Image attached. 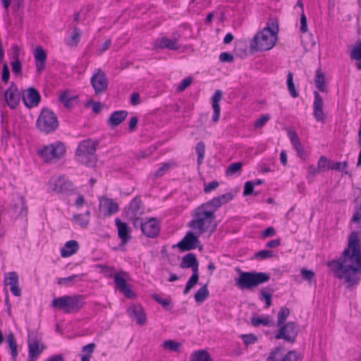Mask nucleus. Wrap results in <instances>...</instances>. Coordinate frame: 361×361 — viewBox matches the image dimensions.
Listing matches in <instances>:
<instances>
[{"mask_svg": "<svg viewBox=\"0 0 361 361\" xmlns=\"http://www.w3.org/2000/svg\"><path fill=\"white\" fill-rule=\"evenodd\" d=\"M128 313L130 317L136 319V322L139 325H143L146 322V315L142 307L139 305H133L128 310Z\"/></svg>", "mask_w": 361, "mask_h": 361, "instance_id": "4be33fe9", "label": "nucleus"}, {"mask_svg": "<svg viewBox=\"0 0 361 361\" xmlns=\"http://www.w3.org/2000/svg\"><path fill=\"white\" fill-rule=\"evenodd\" d=\"M201 206L204 207V208L206 209H209V211H214V214H215V212L218 208L221 207V204L216 197H214L212 200L207 202L206 203L202 204Z\"/></svg>", "mask_w": 361, "mask_h": 361, "instance_id": "e433bc0d", "label": "nucleus"}, {"mask_svg": "<svg viewBox=\"0 0 361 361\" xmlns=\"http://www.w3.org/2000/svg\"><path fill=\"white\" fill-rule=\"evenodd\" d=\"M49 187L56 193L68 194L73 190V183L64 176L51 178L49 182Z\"/></svg>", "mask_w": 361, "mask_h": 361, "instance_id": "f8f14e48", "label": "nucleus"}, {"mask_svg": "<svg viewBox=\"0 0 361 361\" xmlns=\"http://www.w3.org/2000/svg\"><path fill=\"white\" fill-rule=\"evenodd\" d=\"M41 100L39 92L34 87H30L23 95V101L28 108L37 106Z\"/></svg>", "mask_w": 361, "mask_h": 361, "instance_id": "a211bd4d", "label": "nucleus"}, {"mask_svg": "<svg viewBox=\"0 0 361 361\" xmlns=\"http://www.w3.org/2000/svg\"><path fill=\"white\" fill-rule=\"evenodd\" d=\"M171 164L164 163L162 166L154 173V176L156 178L162 176L171 167Z\"/></svg>", "mask_w": 361, "mask_h": 361, "instance_id": "5fc2aeb1", "label": "nucleus"}, {"mask_svg": "<svg viewBox=\"0 0 361 361\" xmlns=\"http://www.w3.org/2000/svg\"><path fill=\"white\" fill-rule=\"evenodd\" d=\"M142 201L140 197H135L130 203L128 214L130 218L140 216L143 214V209L141 208Z\"/></svg>", "mask_w": 361, "mask_h": 361, "instance_id": "bb28decb", "label": "nucleus"}, {"mask_svg": "<svg viewBox=\"0 0 361 361\" xmlns=\"http://www.w3.org/2000/svg\"><path fill=\"white\" fill-rule=\"evenodd\" d=\"M280 347L275 348L269 353L267 361H298L302 359L301 355L295 350H290L283 356Z\"/></svg>", "mask_w": 361, "mask_h": 361, "instance_id": "4468645a", "label": "nucleus"}, {"mask_svg": "<svg viewBox=\"0 0 361 361\" xmlns=\"http://www.w3.org/2000/svg\"><path fill=\"white\" fill-rule=\"evenodd\" d=\"M348 166V163L346 161L343 162H336L334 163L329 166L331 170L336 171H343Z\"/></svg>", "mask_w": 361, "mask_h": 361, "instance_id": "0e129e2a", "label": "nucleus"}, {"mask_svg": "<svg viewBox=\"0 0 361 361\" xmlns=\"http://www.w3.org/2000/svg\"><path fill=\"white\" fill-rule=\"evenodd\" d=\"M66 152V147L61 142H56L45 146L39 152V156L46 162L56 161L61 159Z\"/></svg>", "mask_w": 361, "mask_h": 361, "instance_id": "1a4fd4ad", "label": "nucleus"}, {"mask_svg": "<svg viewBox=\"0 0 361 361\" xmlns=\"http://www.w3.org/2000/svg\"><path fill=\"white\" fill-rule=\"evenodd\" d=\"M83 297L80 295H64L53 300L52 305L63 310L66 314L79 311L84 305Z\"/></svg>", "mask_w": 361, "mask_h": 361, "instance_id": "423d86ee", "label": "nucleus"}, {"mask_svg": "<svg viewBox=\"0 0 361 361\" xmlns=\"http://www.w3.org/2000/svg\"><path fill=\"white\" fill-rule=\"evenodd\" d=\"M4 284L11 287L19 284V276L16 271L5 274Z\"/></svg>", "mask_w": 361, "mask_h": 361, "instance_id": "2f4dec72", "label": "nucleus"}, {"mask_svg": "<svg viewBox=\"0 0 361 361\" xmlns=\"http://www.w3.org/2000/svg\"><path fill=\"white\" fill-rule=\"evenodd\" d=\"M222 97H223V93L221 90H216L212 98V108H213V110H214V115H213V117H212V121L214 122V123H216L219 121V117H220V112H221V108H220V106H219V102L222 99Z\"/></svg>", "mask_w": 361, "mask_h": 361, "instance_id": "a878e982", "label": "nucleus"}, {"mask_svg": "<svg viewBox=\"0 0 361 361\" xmlns=\"http://www.w3.org/2000/svg\"><path fill=\"white\" fill-rule=\"evenodd\" d=\"M156 46L161 49H169L171 50H176L179 49L178 45V38L169 39L167 37H162L156 42Z\"/></svg>", "mask_w": 361, "mask_h": 361, "instance_id": "cd10ccee", "label": "nucleus"}, {"mask_svg": "<svg viewBox=\"0 0 361 361\" xmlns=\"http://www.w3.org/2000/svg\"><path fill=\"white\" fill-rule=\"evenodd\" d=\"M160 231V226L154 218L149 219L142 225V232L148 238H156Z\"/></svg>", "mask_w": 361, "mask_h": 361, "instance_id": "6ab92c4d", "label": "nucleus"}, {"mask_svg": "<svg viewBox=\"0 0 361 361\" xmlns=\"http://www.w3.org/2000/svg\"><path fill=\"white\" fill-rule=\"evenodd\" d=\"M181 346V343L176 342L173 340L166 341L163 343L164 348L169 349V350L173 352H179Z\"/></svg>", "mask_w": 361, "mask_h": 361, "instance_id": "58836bf2", "label": "nucleus"}, {"mask_svg": "<svg viewBox=\"0 0 361 361\" xmlns=\"http://www.w3.org/2000/svg\"><path fill=\"white\" fill-rule=\"evenodd\" d=\"M12 71L16 74H20L22 71L21 62L18 59V56L16 57V60L11 63Z\"/></svg>", "mask_w": 361, "mask_h": 361, "instance_id": "4d7b16f0", "label": "nucleus"}, {"mask_svg": "<svg viewBox=\"0 0 361 361\" xmlns=\"http://www.w3.org/2000/svg\"><path fill=\"white\" fill-rule=\"evenodd\" d=\"M79 249V244L76 240H71L66 243L63 248L61 250V255L68 257L75 254Z\"/></svg>", "mask_w": 361, "mask_h": 361, "instance_id": "c85d7f7f", "label": "nucleus"}, {"mask_svg": "<svg viewBox=\"0 0 361 361\" xmlns=\"http://www.w3.org/2000/svg\"><path fill=\"white\" fill-rule=\"evenodd\" d=\"M242 162H235L230 164L226 170L227 176H232L241 171L243 166Z\"/></svg>", "mask_w": 361, "mask_h": 361, "instance_id": "79ce46f5", "label": "nucleus"}, {"mask_svg": "<svg viewBox=\"0 0 361 361\" xmlns=\"http://www.w3.org/2000/svg\"><path fill=\"white\" fill-rule=\"evenodd\" d=\"M335 276L343 279L350 288L357 285L361 276V245L357 233L349 237L348 247L336 260L329 262Z\"/></svg>", "mask_w": 361, "mask_h": 361, "instance_id": "f257e3e1", "label": "nucleus"}, {"mask_svg": "<svg viewBox=\"0 0 361 361\" xmlns=\"http://www.w3.org/2000/svg\"><path fill=\"white\" fill-rule=\"evenodd\" d=\"M34 57L37 72L41 73L46 68L47 53L42 47L39 46L34 51Z\"/></svg>", "mask_w": 361, "mask_h": 361, "instance_id": "aec40b11", "label": "nucleus"}, {"mask_svg": "<svg viewBox=\"0 0 361 361\" xmlns=\"http://www.w3.org/2000/svg\"><path fill=\"white\" fill-rule=\"evenodd\" d=\"M76 97H71L69 92L67 91L63 92L59 97V100L63 104L66 108H71L73 106V102L76 99Z\"/></svg>", "mask_w": 361, "mask_h": 361, "instance_id": "f704fd0d", "label": "nucleus"}, {"mask_svg": "<svg viewBox=\"0 0 361 361\" xmlns=\"http://www.w3.org/2000/svg\"><path fill=\"white\" fill-rule=\"evenodd\" d=\"M217 198L219 200V203L221 206L231 201L233 198V195L231 192H228L222 195L218 196Z\"/></svg>", "mask_w": 361, "mask_h": 361, "instance_id": "864d4df0", "label": "nucleus"}, {"mask_svg": "<svg viewBox=\"0 0 361 361\" xmlns=\"http://www.w3.org/2000/svg\"><path fill=\"white\" fill-rule=\"evenodd\" d=\"M242 338H243V341L244 343L246 345H248L250 344H253L257 340V336L255 335L252 334H243V335H242Z\"/></svg>", "mask_w": 361, "mask_h": 361, "instance_id": "603ef678", "label": "nucleus"}, {"mask_svg": "<svg viewBox=\"0 0 361 361\" xmlns=\"http://www.w3.org/2000/svg\"><path fill=\"white\" fill-rule=\"evenodd\" d=\"M7 341L11 350V355L13 359L18 355L17 343L13 333L10 332L7 336Z\"/></svg>", "mask_w": 361, "mask_h": 361, "instance_id": "72a5a7b5", "label": "nucleus"}, {"mask_svg": "<svg viewBox=\"0 0 361 361\" xmlns=\"http://www.w3.org/2000/svg\"><path fill=\"white\" fill-rule=\"evenodd\" d=\"M287 85L291 96L294 98L298 97L299 96V93L295 87L293 82V74L291 72H289L287 76Z\"/></svg>", "mask_w": 361, "mask_h": 361, "instance_id": "c9c22d12", "label": "nucleus"}, {"mask_svg": "<svg viewBox=\"0 0 361 361\" xmlns=\"http://www.w3.org/2000/svg\"><path fill=\"white\" fill-rule=\"evenodd\" d=\"M350 57L354 60L361 59V42L353 49Z\"/></svg>", "mask_w": 361, "mask_h": 361, "instance_id": "13d9d810", "label": "nucleus"}, {"mask_svg": "<svg viewBox=\"0 0 361 361\" xmlns=\"http://www.w3.org/2000/svg\"><path fill=\"white\" fill-rule=\"evenodd\" d=\"M118 229V235L123 244L127 243L131 238L130 228L126 223L122 222L119 219L115 220Z\"/></svg>", "mask_w": 361, "mask_h": 361, "instance_id": "5701e85b", "label": "nucleus"}, {"mask_svg": "<svg viewBox=\"0 0 361 361\" xmlns=\"http://www.w3.org/2000/svg\"><path fill=\"white\" fill-rule=\"evenodd\" d=\"M28 355L29 357H38L45 348L40 342L37 335L33 332L28 334Z\"/></svg>", "mask_w": 361, "mask_h": 361, "instance_id": "dca6fc26", "label": "nucleus"}, {"mask_svg": "<svg viewBox=\"0 0 361 361\" xmlns=\"http://www.w3.org/2000/svg\"><path fill=\"white\" fill-rule=\"evenodd\" d=\"M59 126L56 114L48 109H43L37 121V128L45 134L54 132Z\"/></svg>", "mask_w": 361, "mask_h": 361, "instance_id": "6e6552de", "label": "nucleus"}, {"mask_svg": "<svg viewBox=\"0 0 361 361\" xmlns=\"http://www.w3.org/2000/svg\"><path fill=\"white\" fill-rule=\"evenodd\" d=\"M192 83V78L190 77H188L185 79H183L180 84L178 85L177 90L178 92H183L185 90L187 87H188Z\"/></svg>", "mask_w": 361, "mask_h": 361, "instance_id": "052dcab7", "label": "nucleus"}, {"mask_svg": "<svg viewBox=\"0 0 361 361\" xmlns=\"http://www.w3.org/2000/svg\"><path fill=\"white\" fill-rule=\"evenodd\" d=\"M252 324L254 326H258L260 324H263L264 326H269L270 325V320L269 317H264V318H257V317H252L251 319Z\"/></svg>", "mask_w": 361, "mask_h": 361, "instance_id": "09e8293b", "label": "nucleus"}, {"mask_svg": "<svg viewBox=\"0 0 361 361\" xmlns=\"http://www.w3.org/2000/svg\"><path fill=\"white\" fill-rule=\"evenodd\" d=\"M314 82L318 90H319L322 92L326 91L327 87L326 85L325 76L324 74L321 71V70L317 71Z\"/></svg>", "mask_w": 361, "mask_h": 361, "instance_id": "7c9ffc66", "label": "nucleus"}, {"mask_svg": "<svg viewBox=\"0 0 361 361\" xmlns=\"http://www.w3.org/2000/svg\"><path fill=\"white\" fill-rule=\"evenodd\" d=\"M127 275L126 272L121 271L118 274H115L114 276V282L116 288L123 293L128 298H133L135 297V293L130 288V286L127 283L124 276Z\"/></svg>", "mask_w": 361, "mask_h": 361, "instance_id": "2eb2a0df", "label": "nucleus"}, {"mask_svg": "<svg viewBox=\"0 0 361 361\" xmlns=\"http://www.w3.org/2000/svg\"><path fill=\"white\" fill-rule=\"evenodd\" d=\"M190 361H213L209 353L205 350L194 351L190 357Z\"/></svg>", "mask_w": 361, "mask_h": 361, "instance_id": "c756f323", "label": "nucleus"}, {"mask_svg": "<svg viewBox=\"0 0 361 361\" xmlns=\"http://www.w3.org/2000/svg\"><path fill=\"white\" fill-rule=\"evenodd\" d=\"M85 274H82L80 275L74 274L66 278H60L58 280V283L60 285H66L69 286L75 279L83 276Z\"/></svg>", "mask_w": 361, "mask_h": 361, "instance_id": "a18cd8bd", "label": "nucleus"}, {"mask_svg": "<svg viewBox=\"0 0 361 361\" xmlns=\"http://www.w3.org/2000/svg\"><path fill=\"white\" fill-rule=\"evenodd\" d=\"M6 104L8 106L14 109L17 107L20 102V92L13 82L11 83L9 88L4 92Z\"/></svg>", "mask_w": 361, "mask_h": 361, "instance_id": "f3484780", "label": "nucleus"}, {"mask_svg": "<svg viewBox=\"0 0 361 361\" xmlns=\"http://www.w3.org/2000/svg\"><path fill=\"white\" fill-rule=\"evenodd\" d=\"M90 82L94 88V92L97 95L104 92L109 85V80L106 74L100 68L94 71L93 75L90 79Z\"/></svg>", "mask_w": 361, "mask_h": 361, "instance_id": "9b49d317", "label": "nucleus"}, {"mask_svg": "<svg viewBox=\"0 0 361 361\" xmlns=\"http://www.w3.org/2000/svg\"><path fill=\"white\" fill-rule=\"evenodd\" d=\"M95 348V343H92L83 346L82 350L85 353V355H90V356L92 357Z\"/></svg>", "mask_w": 361, "mask_h": 361, "instance_id": "338daca9", "label": "nucleus"}, {"mask_svg": "<svg viewBox=\"0 0 361 361\" xmlns=\"http://www.w3.org/2000/svg\"><path fill=\"white\" fill-rule=\"evenodd\" d=\"M74 221L82 228H86L90 222L88 218L83 214H75L73 216Z\"/></svg>", "mask_w": 361, "mask_h": 361, "instance_id": "37998d69", "label": "nucleus"}, {"mask_svg": "<svg viewBox=\"0 0 361 361\" xmlns=\"http://www.w3.org/2000/svg\"><path fill=\"white\" fill-rule=\"evenodd\" d=\"M173 247H178L182 252L189 251L196 247H198L200 250L202 249L198 236L192 231H188L184 238Z\"/></svg>", "mask_w": 361, "mask_h": 361, "instance_id": "ddd939ff", "label": "nucleus"}, {"mask_svg": "<svg viewBox=\"0 0 361 361\" xmlns=\"http://www.w3.org/2000/svg\"><path fill=\"white\" fill-rule=\"evenodd\" d=\"M254 184L252 181H247L245 183L243 195L248 196L254 193Z\"/></svg>", "mask_w": 361, "mask_h": 361, "instance_id": "6e6d98bb", "label": "nucleus"}, {"mask_svg": "<svg viewBox=\"0 0 361 361\" xmlns=\"http://www.w3.org/2000/svg\"><path fill=\"white\" fill-rule=\"evenodd\" d=\"M279 326L280 328L275 334L274 338L277 340L283 339L285 341L290 343H295L299 330L297 324L290 322Z\"/></svg>", "mask_w": 361, "mask_h": 361, "instance_id": "9d476101", "label": "nucleus"}, {"mask_svg": "<svg viewBox=\"0 0 361 361\" xmlns=\"http://www.w3.org/2000/svg\"><path fill=\"white\" fill-rule=\"evenodd\" d=\"M300 30L302 32L305 33L307 32V18L304 13V12H302L301 16H300Z\"/></svg>", "mask_w": 361, "mask_h": 361, "instance_id": "69168bd1", "label": "nucleus"}, {"mask_svg": "<svg viewBox=\"0 0 361 361\" xmlns=\"http://www.w3.org/2000/svg\"><path fill=\"white\" fill-rule=\"evenodd\" d=\"M193 219L188 226L197 231L198 235H202L207 231L214 232L216 225L214 224L215 214L214 211H209L204 207L200 206L192 213Z\"/></svg>", "mask_w": 361, "mask_h": 361, "instance_id": "7ed1b4c3", "label": "nucleus"}, {"mask_svg": "<svg viewBox=\"0 0 361 361\" xmlns=\"http://www.w3.org/2000/svg\"><path fill=\"white\" fill-rule=\"evenodd\" d=\"M278 32V20L270 18L267 26L255 35L250 44L251 50L262 51L272 49L276 44Z\"/></svg>", "mask_w": 361, "mask_h": 361, "instance_id": "f03ea898", "label": "nucleus"}, {"mask_svg": "<svg viewBox=\"0 0 361 361\" xmlns=\"http://www.w3.org/2000/svg\"><path fill=\"white\" fill-rule=\"evenodd\" d=\"M290 314V310L286 307L281 308L278 313L277 326L282 325Z\"/></svg>", "mask_w": 361, "mask_h": 361, "instance_id": "a19ab883", "label": "nucleus"}, {"mask_svg": "<svg viewBox=\"0 0 361 361\" xmlns=\"http://www.w3.org/2000/svg\"><path fill=\"white\" fill-rule=\"evenodd\" d=\"M209 292L207 288V284L206 283L195 293V301L197 303H202L209 297Z\"/></svg>", "mask_w": 361, "mask_h": 361, "instance_id": "473e14b6", "label": "nucleus"}, {"mask_svg": "<svg viewBox=\"0 0 361 361\" xmlns=\"http://www.w3.org/2000/svg\"><path fill=\"white\" fill-rule=\"evenodd\" d=\"M330 161L324 156L321 157L318 164L317 169L315 170V172L321 173L327 169H331L329 166H331Z\"/></svg>", "mask_w": 361, "mask_h": 361, "instance_id": "4c0bfd02", "label": "nucleus"}, {"mask_svg": "<svg viewBox=\"0 0 361 361\" xmlns=\"http://www.w3.org/2000/svg\"><path fill=\"white\" fill-rule=\"evenodd\" d=\"M152 298L159 304L162 305L164 308L166 310H170L171 307V300L169 299H161L158 295L154 294Z\"/></svg>", "mask_w": 361, "mask_h": 361, "instance_id": "8fccbe9b", "label": "nucleus"}, {"mask_svg": "<svg viewBox=\"0 0 361 361\" xmlns=\"http://www.w3.org/2000/svg\"><path fill=\"white\" fill-rule=\"evenodd\" d=\"M288 135L290 142L293 145L300 142L299 140V137L297 135V133L295 131L289 130L288 132Z\"/></svg>", "mask_w": 361, "mask_h": 361, "instance_id": "774afa93", "label": "nucleus"}, {"mask_svg": "<svg viewBox=\"0 0 361 361\" xmlns=\"http://www.w3.org/2000/svg\"><path fill=\"white\" fill-rule=\"evenodd\" d=\"M219 185V183L216 180H214V181L209 183V184H207L206 183H204V191L206 193H209L211 191L214 190L215 189H216L218 188Z\"/></svg>", "mask_w": 361, "mask_h": 361, "instance_id": "bf43d9fd", "label": "nucleus"}, {"mask_svg": "<svg viewBox=\"0 0 361 361\" xmlns=\"http://www.w3.org/2000/svg\"><path fill=\"white\" fill-rule=\"evenodd\" d=\"M219 60L224 63V62L231 63L233 61L234 57H233V54H231L230 53L222 52V53H221V54L219 56Z\"/></svg>", "mask_w": 361, "mask_h": 361, "instance_id": "e2e57ef3", "label": "nucleus"}, {"mask_svg": "<svg viewBox=\"0 0 361 361\" xmlns=\"http://www.w3.org/2000/svg\"><path fill=\"white\" fill-rule=\"evenodd\" d=\"M180 267L183 269L191 268L192 271V275L187 282L183 291V293L186 295L190 292L191 288L197 283L199 279V262L195 255L193 253H188L185 255L182 259Z\"/></svg>", "mask_w": 361, "mask_h": 361, "instance_id": "0eeeda50", "label": "nucleus"}, {"mask_svg": "<svg viewBox=\"0 0 361 361\" xmlns=\"http://www.w3.org/2000/svg\"><path fill=\"white\" fill-rule=\"evenodd\" d=\"M314 100L313 104V115L317 121H324V114L323 111L324 102L318 92H314Z\"/></svg>", "mask_w": 361, "mask_h": 361, "instance_id": "412c9836", "label": "nucleus"}, {"mask_svg": "<svg viewBox=\"0 0 361 361\" xmlns=\"http://www.w3.org/2000/svg\"><path fill=\"white\" fill-rule=\"evenodd\" d=\"M97 145V141L90 139L81 141L75 152L77 161L86 166H94L97 163L95 152Z\"/></svg>", "mask_w": 361, "mask_h": 361, "instance_id": "39448f33", "label": "nucleus"}, {"mask_svg": "<svg viewBox=\"0 0 361 361\" xmlns=\"http://www.w3.org/2000/svg\"><path fill=\"white\" fill-rule=\"evenodd\" d=\"M97 267L100 268L101 273H102L106 277L111 278L114 276V269L104 264H97Z\"/></svg>", "mask_w": 361, "mask_h": 361, "instance_id": "c03bdc74", "label": "nucleus"}, {"mask_svg": "<svg viewBox=\"0 0 361 361\" xmlns=\"http://www.w3.org/2000/svg\"><path fill=\"white\" fill-rule=\"evenodd\" d=\"M128 112L124 110L116 111L113 112L109 119L107 124L111 128H114L120 125L127 117Z\"/></svg>", "mask_w": 361, "mask_h": 361, "instance_id": "393cba45", "label": "nucleus"}, {"mask_svg": "<svg viewBox=\"0 0 361 361\" xmlns=\"http://www.w3.org/2000/svg\"><path fill=\"white\" fill-rule=\"evenodd\" d=\"M239 276L235 279V286L241 290H252L260 284L268 282L270 275L264 272L243 271L240 269H236Z\"/></svg>", "mask_w": 361, "mask_h": 361, "instance_id": "20e7f679", "label": "nucleus"}, {"mask_svg": "<svg viewBox=\"0 0 361 361\" xmlns=\"http://www.w3.org/2000/svg\"><path fill=\"white\" fill-rule=\"evenodd\" d=\"M269 119L270 116L269 114L261 115L260 117L255 122V128H262Z\"/></svg>", "mask_w": 361, "mask_h": 361, "instance_id": "49530a36", "label": "nucleus"}, {"mask_svg": "<svg viewBox=\"0 0 361 361\" xmlns=\"http://www.w3.org/2000/svg\"><path fill=\"white\" fill-rule=\"evenodd\" d=\"M300 272L303 279L308 281L309 282L314 281L315 274L314 271L302 269Z\"/></svg>", "mask_w": 361, "mask_h": 361, "instance_id": "3c124183", "label": "nucleus"}, {"mask_svg": "<svg viewBox=\"0 0 361 361\" xmlns=\"http://www.w3.org/2000/svg\"><path fill=\"white\" fill-rule=\"evenodd\" d=\"M195 150L197 154V164H202L204 154H205V145L203 142L197 143Z\"/></svg>", "mask_w": 361, "mask_h": 361, "instance_id": "ea45409f", "label": "nucleus"}, {"mask_svg": "<svg viewBox=\"0 0 361 361\" xmlns=\"http://www.w3.org/2000/svg\"><path fill=\"white\" fill-rule=\"evenodd\" d=\"M80 39V29L75 27L73 29V33L71 36V42L70 44L71 46H76Z\"/></svg>", "mask_w": 361, "mask_h": 361, "instance_id": "de8ad7c7", "label": "nucleus"}, {"mask_svg": "<svg viewBox=\"0 0 361 361\" xmlns=\"http://www.w3.org/2000/svg\"><path fill=\"white\" fill-rule=\"evenodd\" d=\"M255 257L261 259H267L273 257V252L271 250H263L255 253Z\"/></svg>", "mask_w": 361, "mask_h": 361, "instance_id": "680f3d73", "label": "nucleus"}, {"mask_svg": "<svg viewBox=\"0 0 361 361\" xmlns=\"http://www.w3.org/2000/svg\"><path fill=\"white\" fill-rule=\"evenodd\" d=\"M104 207L105 209L104 214L111 216L118 211V204L111 198L103 197L100 200L99 208Z\"/></svg>", "mask_w": 361, "mask_h": 361, "instance_id": "b1692460", "label": "nucleus"}]
</instances>
